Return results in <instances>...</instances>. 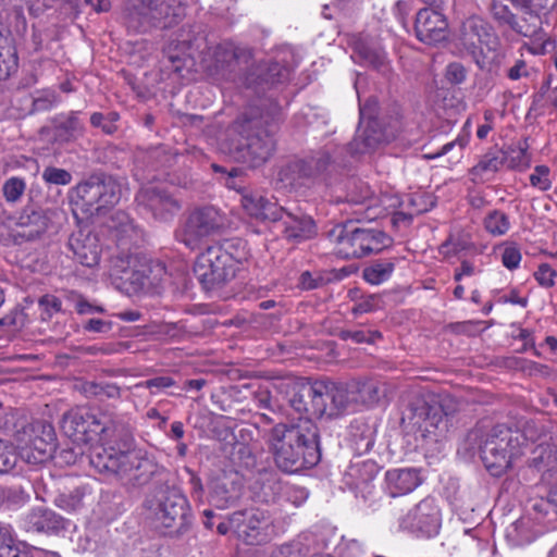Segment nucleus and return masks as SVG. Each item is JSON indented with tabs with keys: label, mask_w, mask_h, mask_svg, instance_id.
Wrapping results in <instances>:
<instances>
[{
	"label": "nucleus",
	"mask_w": 557,
	"mask_h": 557,
	"mask_svg": "<svg viewBox=\"0 0 557 557\" xmlns=\"http://www.w3.org/2000/svg\"><path fill=\"white\" fill-rule=\"evenodd\" d=\"M493 39L491 27L479 16H470L461 25L460 41L471 53L481 50L483 45L488 46Z\"/></svg>",
	"instance_id": "b1692460"
},
{
	"label": "nucleus",
	"mask_w": 557,
	"mask_h": 557,
	"mask_svg": "<svg viewBox=\"0 0 557 557\" xmlns=\"http://www.w3.org/2000/svg\"><path fill=\"white\" fill-rule=\"evenodd\" d=\"M382 139V134L370 126L364 129L359 128L355 138L349 144V151L352 154L369 152L375 149Z\"/></svg>",
	"instance_id": "e433bc0d"
},
{
	"label": "nucleus",
	"mask_w": 557,
	"mask_h": 557,
	"mask_svg": "<svg viewBox=\"0 0 557 557\" xmlns=\"http://www.w3.org/2000/svg\"><path fill=\"white\" fill-rule=\"evenodd\" d=\"M61 429L75 443L100 444L89 455V463L99 473L114 474L134 487L164 474L146 453L132 449L133 428L113 411L75 407L63 414Z\"/></svg>",
	"instance_id": "f257e3e1"
},
{
	"label": "nucleus",
	"mask_w": 557,
	"mask_h": 557,
	"mask_svg": "<svg viewBox=\"0 0 557 557\" xmlns=\"http://www.w3.org/2000/svg\"><path fill=\"white\" fill-rule=\"evenodd\" d=\"M146 517L153 528L169 536H180L191 524L190 506L175 486L160 482L144 502Z\"/></svg>",
	"instance_id": "39448f33"
},
{
	"label": "nucleus",
	"mask_w": 557,
	"mask_h": 557,
	"mask_svg": "<svg viewBox=\"0 0 557 557\" xmlns=\"http://www.w3.org/2000/svg\"><path fill=\"white\" fill-rule=\"evenodd\" d=\"M530 467L541 472L557 470V446L542 442L532 451Z\"/></svg>",
	"instance_id": "72a5a7b5"
},
{
	"label": "nucleus",
	"mask_w": 557,
	"mask_h": 557,
	"mask_svg": "<svg viewBox=\"0 0 557 557\" xmlns=\"http://www.w3.org/2000/svg\"><path fill=\"white\" fill-rule=\"evenodd\" d=\"M491 12L495 21L502 26L510 27L516 17V14L511 12L508 4L504 3L503 0H493Z\"/></svg>",
	"instance_id": "5fc2aeb1"
},
{
	"label": "nucleus",
	"mask_w": 557,
	"mask_h": 557,
	"mask_svg": "<svg viewBox=\"0 0 557 557\" xmlns=\"http://www.w3.org/2000/svg\"><path fill=\"white\" fill-rule=\"evenodd\" d=\"M90 124L94 127H100L103 133L108 135H112L116 132L117 126L114 124V121H108L106 116L100 112H95L90 116Z\"/></svg>",
	"instance_id": "338daca9"
},
{
	"label": "nucleus",
	"mask_w": 557,
	"mask_h": 557,
	"mask_svg": "<svg viewBox=\"0 0 557 557\" xmlns=\"http://www.w3.org/2000/svg\"><path fill=\"white\" fill-rule=\"evenodd\" d=\"M536 424L525 422L523 430L500 423L482 434L480 429L472 430L467 436L468 443H478V450L487 471L494 476H500L518 459L529 442H535Z\"/></svg>",
	"instance_id": "7ed1b4c3"
},
{
	"label": "nucleus",
	"mask_w": 557,
	"mask_h": 557,
	"mask_svg": "<svg viewBox=\"0 0 557 557\" xmlns=\"http://www.w3.org/2000/svg\"><path fill=\"white\" fill-rule=\"evenodd\" d=\"M446 78L451 84H461L466 79V70L462 64L454 62L447 65Z\"/></svg>",
	"instance_id": "774afa93"
},
{
	"label": "nucleus",
	"mask_w": 557,
	"mask_h": 557,
	"mask_svg": "<svg viewBox=\"0 0 557 557\" xmlns=\"http://www.w3.org/2000/svg\"><path fill=\"white\" fill-rule=\"evenodd\" d=\"M533 275L540 286L550 288L555 285L557 271L548 263H541Z\"/></svg>",
	"instance_id": "13d9d810"
},
{
	"label": "nucleus",
	"mask_w": 557,
	"mask_h": 557,
	"mask_svg": "<svg viewBox=\"0 0 557 557\" xmlns=\"http://www.w3.org/2000/svg\"><path fill=\"white\" fill-rule=\"evenodd\" d=\"M268 444L275 465L287 473L311 468L320 460L319 432L310 419L274 425Z\"/></svg>",
	"instance_id": "f03ea898"
},
{
	"label": "nucleus",
	"mask_w": 557,
	"mask_h": 557,
	"mask_svg": "<svg viewBox=\"0 0 557 557\" xmlns=\"http://www.w3.org/2000/svg\"><path fill=\"white\" fill-rule=\"evenodd\" d=\"M58 102V95L52 89L39 91L33 98V111L44 112L52 109Z\"/></svg>",
	"instance_id": "864d4df0"
},
{
	"label": "nucleus",
	"mask_w": 557,
	"mask_h": 557,
	"mask_svg": "<svg viewBox=\"0 0 557 557\" xmlns=\"http://www.w3.org/2000/svg\"><path fill=\"white\" fill-rule=\"evenodd\" d=\"M237 57V50L231 44L219 45L214 51L215 61L221 63L222 66L231 63Z\"/></svg>",
	"instance_id": "0e129e2a"
},
{
	"label": "nucleus",
	"mask_w": 557,
	"mask_h": 557,
	"mask_svg": "<svg viewBox=\"0 0 557 557\" xmlns=\"http://www.w3.org/2000/svg\"><path fill=\"white\" fill-rule=\"evenodd\" d=\"M336 253L344 259H359L380 253L393 244V238L375 227H360L352 223L337 224L327 232Z\"/></svg>",
	"instance_id": "423d86ee"
},
{
	"label": "nucleus",
	"mask_w": 557,
	"mask_h": 557,
	"mask_svg": "<svg viewBox=\"0 0 557 557\" xmlns=\"http://www.w3.org/2000/svg\"><path fill=\"white\" fill-rule=\"evenodd\" d=\"M42 180L49 185H69L72 182V174L64 169L47 166L41 174Z\"/></svg>",
	"instance_id": "603ef678"
},
{
	"label": "nucleus",
	"mask_w": 557,
	"mask_h": 557,
	"mask_svg": "<svg viewBox=\"0 0 557 557\" xmlns=\"http://www.w3.org/2000/svg\"><path fill=\"white\" fill-rule=\"evenodd\" d=\"M26 189V183L21 177H10L3 184L2 191L8 202H17Z\"/></svg>",
	"instance_id": "3c124183"
},
{
	"label": "nucleus",
	"mask_w": 557,
	"mask_h": 557,
	"mask_svg": "<svg viewBox=\"0 0 557 557\" xmlns=\"http://www.w3.org/2000/svg\"><path fill=\"white\" fill-rule=\"evenodd\" d=\"M242 476L238 472L221 471L209 483V502L219 509H226L236 504L242 495Z\"/></svg>",
	"instance_id": "a211bd4d"
},
{
	"label": "nucleus",
	"mask_w": 557,
	"mask_h": 557,
	"mask_svg": "<svg viewBox=\"0 0 557 557\" xmlns=\"http://www.w3.org/2000/svg\"><path fill=\"white\" fill-rule=\"evenodd\" d=\"M17 462V455L5 441L0 438V474L10 472Z\"/></svg>",
	"instance_id": "6e6d98bb"
},
{
	"label": "nucleus",
	"mask_w": 557,
	"mask_h": 557,
	"mask_svg": "<svg viewBox=\"0 0 557 557\" xmlns=\"http://www.w3.org/2000/svg\"><path fill=\"white\" fill-rule=\"evenodd\" d=\"M349 442L351 448L358 455L370 451L374 445V430L371 425L362 421H354L350 424Z\"/></svg>",
	"instance_id": "473e14b6"
},
{
	"label": "nucleus",
	"mask_w": 557,
	"mask_h": 557,
	"mask_svg": "<svg viewBox=\"0 0 557 557\" xmlns=\"http://www.w3.org/2000/svg\"><path fill=\"white\" fill-rule=\"evenodd\" d=\"M145 293H159L166 280V268L160 261H145Z\"/></svg>",
	"instance_id": "ea45409f"
},
{
	"label": "nucleus",
	"mask_w": 557,
	"mask_h": 557,
	"mask_svg": "<svg viewBox=\"0 0 557 557\" xmlns=\"http://www.w3.org/2000/svg\"><path fill=\"white\" fill-rule=\"evenodd\" d=\"M319 397L325 406L323 417L337 418L344 413L355 411L354 397L348 383H336L327 380H318Z\"/></svg>",
	"instance_id": "f3484780"
},
{
	"label": "nucleus",
	"mask_w": 557,
	"mask_h": 557,
	"mask_svg": "<svg viewBox=\"0 0 557 557\" xmlns=\"http://www.w3.org/2000/svg\"><path fill=\"white\" fill-rule=\"evenodd\" d=\"M448 23L437 10L421 9L416 16L414 30L417 38L426 45H435L446 39Z\"/></svg>",
	"instance_id": "aec40b11"
},
{
	"label": "nucleus",
	"mask_w": 557,
	"mask_h": 557,
	"mask_svg": "<svg viewBox=\"0 0 557 557\" xmlns=\"http://www.w3.org/2000/svg\"><path fill=\"white\" fill-rule=\"evenodd\" d=\"M78 111L60 114L53 119L55 136L61 141L75 140L85 132L84 123L78 117Z\"/></svg>",
	"instance_id": "7c9ffc66"
},
{
	"label": "nucleus",
	"mask_w": 557,
	"mask_h": 557,
	"mask_svg": "<svg viewBox=\"0 0 557 557\" xmlns=\"http://www.w3.org/2000/svg\"><path fill=\"white\" fill-rule=\"evenodd\" d=\"M15 49V39L10 28L0 23V57L4 58L3 63L7 66H12Z\"/></svg>",
	"instance_id": "de8ad7c7"
},
{
	"label": "nucleus",
	"mask_w": 557,
	"mask_h": 557,
	"mask_svg": "<svg viewBox=\"0 0 557 557\" xmlns=\"http://www.w3.org/2000/svg\"><path fill=\"white\" fill-rule=\"evenodd\" d=\"M194 272L205 289L214 290L235 276L234 261L222 247H208L197 257Z\"/></svg>",
	"instance_id": "f8f14e48"
},
{
	"label": "nucleus",
	"mask_w": 557,
	"mask_h": 557,
	"mask_svg": "<svg viewBox=\"0 0 557 557\" xmlns=\"http://www.w3.org/2000/svg\"><path fill=\"white\" fill-rule=\"evenodd\" d=\"M66 521L54 511L44 507L34 508L23 521L24 529L33 533L55 534L65 529Z\"/></svg>",
	"instance_id": "393cba45"
},
{
	"label": "nucleus",
	"mask_w": 557,
	"mask_h": 557,
	"mask_svg": "<svg viewBox=\"0 0 557 557\" xmlns=\"http://www.w3.org/2000/svg\"><path fill=\"white\" fill-rule=\"evenodd\" d=\"M542 16L533 12H523V15L516 16L510 29L523 37H534L542 29Z\"/></svg>",
	"instance_id": "a19ab883"
},
{
	"label": "nucleus",
	"mask_w": 557,
	"mask_h": 557,
	"mask_svg": "<svg viewBox=\"0 0 557 557\" xmlns=\"http://www.w3.org/2000/svg\"><path fill=\"white\" fill-rule=\"evenodd\" d=\"M522 259L520 249L515 244L506 245L502 252V263L505 268L512 271L519 268Z\"/></svg>",
	"instance_id": "bf43d9fd"
},
{
	"label": "nucleus",
	"mask_w": 557,
	"mask_h": 557,
	"mask_svg": "<svg viewBox=\"0 0 557 557\" xmlns=\"http://www.w3.org/2000/svg\"><path fill=\"white\" fill-rule=\"evenodd\" d=\"M549 168L547 165H536L530 175V184L542 191H546L552 187L549 178Z\"/></svg>",
	"instance_id": "4d7b16f0"
},
{
	"label": "nucleus",
	"mask_w": 557,
	"mask_h": 557,
	"mask_svg": "<svg viewBox=\"0 0 557 557\" xmlns=\"http://www.w3.org/2000/svg\"><path fill=\"white\" fill-rule=\"evenodd\" d=\"M258 84L275 85L284 83L289 77V69L277 62H263L256 69Z\"/></svg>",
	"instance_id": "f704fd0d"
},
{
	"label": "nucleus",
	"mask_w": 557,
	"mask_h": 557,
	"mask_svg": "<svg viewBox=\"0 0 557 557\" xmlns=\"http://www.w3.org/2000/svg\"><path fill=\"white\" fill-rule=\"evenodd\" d=\"M230 156L250 168L264 164L275 151V138L261 117L240 115L227 128Z\"/></svg>",
	"instance_id": "20e7f679"
},
{
	"label": "nucleus",
	"mask_w": 557,
	"mask_h": 557,
	"mask_svg": "<svg viewBox=\"0 0 557 557\" xmlns=\"http://www.w3.org/2000/svg\"><path fill=\"white\" fill-rule=\"evenodd\" d=\"M409 205L412 207V213L420 214L429 211L434 202L428 195H414L409 199Z\"/></svg>",
	"instance_id": "69168bd1"
},
{
	"label": "nucleus",
	"mask_w": 557,
	"mask_h": 557,
	"mask_svg": "<svg viewBox=\"0 0 557 557\" xmlns=\"http://www.w3.org/2000/svg\"><path fill=\"white\" fill-rule=\"evenodd\" d=\"M231 524L237 537L248 545H260L271 539L272 519L258 508H247L231 515Z\"/></svg>",
	"instance_id": "2eb2a0df"
},
{
	"label": "nucleus",
	"mask_w": 557,
	"mask_h": 557,
	"mask_svg": "<svg viewBox=\"0 0 557 557\" xmlns=\"http://www.w3.org/2000/svg\"><path fill=\"white\" fill-rule=\"evenodd\" d=\"M351 394L355 408L358 406H373L385 396L386 387L383 383L374 380L350 381Z\"/></svg>",
	"instance_id": "c85d7f7f"
},
{
	"label": "nucleus",
	"mask_w": 557,
	"mask_h": 557,
	"mask_svg": "<svg viewBox=\"0 0 557 557\" xmlns=\"http://www.w3.org/2000/svg\"><path fill=\"white\" fill-rule=\"evenodd\" d=\"M533 74V67L529 65L523 59H516L513 64L506 71V76L510 81H520L529 78Z\"/></svg>",
	"instance_id": "052dcab7"
},
{
	"label": "nucleus",
	"mask_w": 557,
	"mask_h": 557,
	"mask_svg": "<svg viewBox=\"0 0 557 557\" xmlns=\"http://www.w3.org/2000/svg\"><path fill=\"white\" fill-rule=\"evenodd\" d=\"M87 495V486H77L72 491L58 494L53 499V504L64 511L76 512L85 506V498Z\"/></svg>",
	"instance_id": "c9c22d12"
},
{
	"label": "nucleus",
	"mask_w": 557,
	"mask_h": 557,
	"mask_svg": "<svg viewBox=\"0 0 557 557\" xmlns=\"http://www.w3.org/2000/svg\"><path fill=\"white\" fill-rule=\"evenodd\" d=\"M138 260V257L121 253L111 257L110 265H109V275L112 280L124 281V276H127L128 271H131L132 267Z\"/></svg>",
	"instance_id": "79ce46f5"
},
{
	"label": "nucleus",
	"mask_w": 557,
	"mask_h": 557,
	"mask_svg": "<svg viewBox=\"0 0 557 557\" xmlns=\"http://www.w3.org/2000/svg\"><path fill=\"white\" fill-rule=\"evenodd\" d=\"M510 226L509 216L500 210H493L484 218V227L493 236L505 235Z\"/></svg>",
	"instance_id": "37998d69"
},
{
	"label": "nucleus",
	"mask_w": 557,
	"mask_h": 557,
	"mask_svg": "<svg viewBox=\"0 0 557 557\" xmlns=\"http://www.w3.org/2000/svg\"><path fill=\"white\" fill-rule=\"evenodd\" d=\"M76 205L86 212H99L115 206L121 199V186L112 176L96 173L78 183L73 189Z\"/></svg>",
	"instance_id": "9d476101"
},
{
	"label": "nucleus",
	"mask_w": 557,
	"mask_h": 557,
	"mask_svg": "<svg viewBox=\"0 0 557 557\" xmlns=\"http://www.w3.org/2000/svg\"><path fill=\"white\" fill-rule=\"evenodd\" d=\"M282 237L288 243L299 244L312 239L318 234L314 220L305 213H294L284 208L275 223Z\"/></svg>",
	"instance_id": "6ab92c4d"
},
{
	"label": "nucleus",
	"mask_w": 557,
	"mask_h": 557,
	"mask_svg": "<svg viewBox=\"0 0 557 557\" xmlns=\"http://www.w3.org/2000/svg\"><path fill=\"white\" fill-rule=\"evenodd\" d=\"M44 320L50 319L54 313L61 311L62 302L54 295H44L38 301Z\"/></svg>",
	"instance_id": "680f3d73"
},
{
	"label": "nucleus",
	"mask_w": 557,
	"mask_h": 557,
	"mask_svg": "<svg viewBox=\"0 0 557 557\" xmlns=\"http://www.w3.org/2000/svg\"><path fill=\"white\" fill-rule=\"evenodd\" d=\"M66 300L73 306L78 314H92L96 312H104L101 306L89 302L82 294L70 290L66 293Z\"/></svg>",
	"instance_id": "09e8293b"
},
{
	"label": "nucleus",
	"mask_w": 557,
	"mask_h": 557,
	"mask_svg": "<svg viewBox=\"0 0 557 557\" xmlns=\"http://www.w3.org/2000/svg\"><path fill=\"white\" fill-rule=\"evenodd\" d=\"M385 481L392 497L406 495L421 483L419 471L413 468L391 469L385 473Z\"/></svg>",
	"instance_id": "bb28decb"
},
{
	"label": "nucleus",
	"mask_w": 557,
	"mask_h": 557,
	"mask_svg": "<svg viewBox=\"0 0 557 557\" xmlns=\"http://www.w3.org/2000/svg\"><path fill=\"white\" fill-rule=\"evenodd\" d=\"M225 225L223 214L212 206L198 208L189 213L176 232V238L190 249L199 247L203 238L220 233Z\"/></svg>",
	"instance_id": "4468645a"
},
{
	"label": "nucleus",
	"mask_w": 557,
	"mask_h": 557,
	"mask_svg": "<svg viewBox=\"0 0 557 557\" xmlns=\"http://www.w3.org/2000/svg\"><path fill=\"white\" fill-rule=\"evenodd\" d=\"M185 15L182 0H127L125 16L129 26L144 29L163 23L171 26Z\"/></svg>",
	"instance_id": "1a4fd4ad"
},
{
	"label": "nucleus",
	"mask_w": 557,
	"mask_h": 557,
	"mask_svg": "<svg viewBox=\"0 0 557 557\" xmlns=\"http://www.w3.org/2000/svg\"><path fill=\"white\" fill-rule=\"evenodd\" d=\"M318 381L302 384L294 391L289 398L290 407L301 417L299 419L323 418L325 406L319 397Z\"/></svg>",
	"instance_id": "4be33fe9"
},
{
	"label": "nucleus",
	"mask_w": 557,
	"mask_h": 557,
	"mask_svg": "<svg viewBox=\"0 0 557 557\" xmlns=\"http://www.w3.org/2000/svg\"><path fill=\"white\" fill-rule=\"evenodd\" d=\"M505 156L499 149H490L470 170L472 181L484 182L492 177L503 165Z\"/></svg>",
	"instance_id": "2f4dec72"
},
{
	"label": "nucleus",
	"mask_w": 557,
	"mask_h": 557,
	"mask_svg": "<svg viewBox=\"0 0 557 557\" xmlns=\"http://www.w3.org/2000/svg\"><path fill=\"white\" fill-rule=\"evenodd\" d=\"M528 149V138L520 140L516 146L509 148V166L511 169H525L530 165Z\"/></svg>",
	"instance_id": "49530a36"
},
{
	"label": "nucleus",
	"mask_w": 557,
	"mask_h": 557,
	"mask_svg": "<svg viewBox=\"0 0 557 557\" xmlns=\"http://www.w3.org/2000/svg\"><path fill=\"white\" fill-rule=\"evenodd\" d=\"M240 202L249 216L261 222L275 224L284 210V207L280 206L274 198H269L259 191L244 193Z\"/></svg>",
	"instance_id": "5701e85b"
},
{
	"label": "nucleus",
	"mask_w": 557,
	"mask_h": 557,
	"mask_svg": "<svg viewBox=\"0 0 557 557\" xmlns=\"http://www.w3.org/2000/svg\"><path fill=\"white\" fill-rule=\"evenodd\" d=\"M262 491L267 502L275 500L276 496H278L296 507L301 506L309 495L305 487L285 484L274 474H270L265 478L262 483Z\"/></svg>",
	"instance_id": "a878e982"
},
{
	"label": "nucleus",
	"mask_w": 557,
	"mask_h": 557,
	"mask_svg": "<svg viewBox=\"0 0 557 557\" xmlns=\"http://www.w3.org/2000/svg\"><path fill=\"white\" fill-rule=\"evenodd\" d=\"M379 467L375 461L354 460L344 473V482L350 490H361L376 476Z\"/></svg>",
	"instance_id": "cd10ccee"
},
{
	"label": "nucleus",
	"mask_w": 557,
	"mask_h": 557,
	"mask_svg": "<svg viewBox=\"0 0 557 557\" xmlns=\"http://www.w3.org/2000/svg\"><path fill=\"white\" fill-rule=\"evenodd\" d=\"M69 247L82 265L92 268L99 264L102 247L98 236L90 231L79 230L73 233L69 239Z\"/></svg>",
	"instance_id": "412c9836"
},
{
	"label": "nucleus",
	"mask_w": 557,
	"mask_h": 557,
	"mask_svg": "<svg viewBox=\"0 0 557 557\" xmlns=\"http://www.w3.org/2000/svg\"><path fill=\"white\" fill-rule=\"evenodd\" d=\"M443 515L436 498L428 496L398 519V528L416 537L432 539L440 533Z\"/></svg>",
	"instance_id": "ddd939ff"
},
{
	"label": "nucleus",
	"mask_w": 557,
	"mask_h": 557,
	"mask_svg": "<svg viewBox=\"0 0 557 557\" xmlns=\"http://www.w3.org/2000/svg\"><path fill=\"white\" fill-rule=\"evenodd\" d=\"M522 12H533L546 17L556 7L557 0H512Z\"/></svg>",
	"instance_id": "a18cd8bd"
},
{
	"label": "nucleus",
	"mask_w": 557,
	"mask_h": 557,
	"mask_svg": "<svg viewBox=\"0 0 557 557\" xmlns=\"http://www.w3.org/2000/svg\"><path fill=\"white\" fill-rule=\"evenodd\" d=\"M174 385L175 381L171 376L165 375L156 376L138 384V386H143L150 389L152 394L172 387Z\"/></svg>",
	"instance_id": "e2e57ef3"
},
{
	"label": "nucleus",
	"mask_w": 557,
	"mask_h": 557,
	"mask_svg": "<svg viewBox=\"0 0 557 557\" xmlns=\"http://www.w3.org/2000/svg\"><path fill=\"white\" fill-rule=\"evenodd\" d=\"M81 391L88 398L100 400L117 399L121 396V388L115 383L86 381L81 385Z\"/></svg>",
	"instance_id": "4c0bfd02"
},
{
	"label": "nucleus",
	"mask_w": 557,
	"mask_h": 557,
	"mask_svg": "<svg viewBox=\"0 0 557 557\" xmlns=\"http://www.w3.org/2000/svg\"><path fill=\"white\" fill-rule=\"evenodd\" d=\"M145 262H141L139 259L132 267L131 271H128L127 276H124L123 284H129L132 292L145 293Z\"/></svg>",
	"instance_id": "8fccbe9b"
},
{
	"label": "nucleus",
	"mask_w": 557,
	"mask_h": 557,
	"mask_svg": "<svg viewBox=\"0 0 557 557\" xmlns=\"http://www.w3.org/2000/svg\"><path fill=\"white\" fill-rule=\"evenodd\" d=\"M407 426L423 438L436 441L447 429L446 414L431 393H416L411 396L401 418Z\"/></svg>",
	"instance_id": "0eeeda50"
},
{
	"label": "nucleus",
	"mask_w": 557,
	"mask_h": 557,
	"mask_svg": "<svg viewBox=\"0 0 557 557\" xmlns=\"http://www.w3.org/2000/svg\"><path fill=\"white\" fill-rule=\"evenodd\" d=\"M14 437L21 449V456L28 463H42L50 459L55 450L54 428L44 420H36L23 425L15 432Z\"/></svg>",
	"instance_id": "9b49d317"
},
{
	"label": "nucleus",
	"mask_w": 557,
	"mask_h": 557,
	"mask_svg": "<svg viewBox=\"0 0 557 557\" xmlns=\"http://www.w3.org/2000/svg\"><path fill=\"white\" fill-rule=\"evenodd\" d=\"M335 170V162L327 150L292 161L278 172V180L290 188L311 187L325 183Z\"/></svg>",
	"instance_id": "6e6552de"
},
{
	"label": "nucleus",
	"mask_w": 557,
	"mask_h": 557,
	"mask_svg": "<svg viewBox=\"0 0 557 557\" xmlns=\"http://www.w3.org/2000/svg\"><path fill=\"white\" fill-rule=\"evenodd\" d=\"M138 207L157 221H171L180 212L181 202L161 186H147L136 195Z\"/></svg>",
	"instance_id": "dca6fc26"
},
{
	"label": "nucleus",
	"mask_w": 557,
	"mask_h": 557,
	"mask_svg": "<svg viewBox=\"0 0 557 557\" xmlns=\"http://www.w3.org/2000/svg\"><path fill=\"white\" fill-rule=\"evenodd\" d=\"M354 53V58L357 62L371 66L382 74L389 72V62L386 52L381 47L370 45L366 41H359L355 46Z\"/></svg>",
	"instance_id": "c756f323"
},
{
	"label": "nucleus",
	"mask_w": 557,
	"mask_h": 557,
	"mask_svg": "<svg viewBox=\"0 0 557 557\" xmlns=\"http://www.w3.org/2000/svg\"><path fill=\"white\" fill-rule=\"evenodd\" d=\"M20 225L26 227L20 233L22 237L27 240L37 238L46 230V222L40 213L33 212L29 215H23L20 218Z\"/></svg>",
	"instance_id": "c03bdc74"
},
{
	"label": "nucleus",
	"mask_w": 557,
	"mask_h": 557,
	"mask_svg": "<svg viewBox=\"0 0 557 557\" xmlns=\"http://www.w3.org/2000/svg\"><path fill=\"white\" fill-rule=\"evenodd\" d=\"M395 269L393 259L376 260L363 269V278L372 284L379 285L387 281Z\"/></svg>",
	"instance_id": "58836bf2"
}]
</instances>
